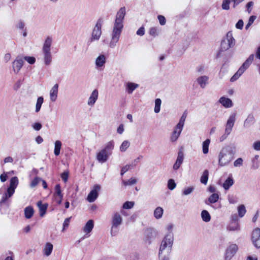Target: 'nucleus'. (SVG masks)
I'll use <instances>...</instances> for the list:
<instances>
[{
	"mask_svg": "<svg viewBox=\"0 0 260 260\" xmlns=\"http://www.w3.org/2000/svg\"><path fill=\"white\" fill-rule=\"evenodd\" d=\"M125 15V7L121 8L117 12L111 33V39L109 43V47L114 48L119 40V38L123 27V22Z\"/></svg>",
	"mask_w": 260,
	"mask_h": 260,
	"instance_id": "nucleus-1",
	"label": "nucleus"
},
{
	"mask_svg": "<svg viewBox=\"0 0 260 260\" xmlns=\"http://www.w3.org/2000/svg\"><path fill=\"white\" fill-rule=\"evenodd\" d=\"M236 147L234 144H230L223 147L218 155V165L220 167L228 166L234 158Z\"/></svg>",
	"mask_w": 260,
	"mask_h": 260,
	"instance_id": "nucleus-2",
	"label": "nucleus"
},
{
	"mask_svg": "<svg viewBox=\"0 0 260 260\" xmlns=\"http://www.w3.org/2000/svg\"><path fill=\"white\" fill-rule=\"evenodd\" d=\"M114 147V142L113 141L108 142L104 148L97 153L96 156L97 160L102 164L106 162L109 156L112 154Z\"/></svg>",
	"mask_w": 260,
	"mask_h": 260,
	"instance_id": "nucleus-3",
	"label": "nucleus"
},
{
	"mask_svg": "<svg viewBox=\"0 0 260 260\" xmlns=\"http://www.w3.org/2000/svg\"><path fill=\"white\" fill-rule=\"evenodd\" d=\"M236 120V113L234 112L230 114L225 124L224 133L220 137V142L223 141L231 133Z\"/></svg>",
	"mask_w": 260,
	"mask_h": 260,
	"instance_id": "nucleus-4",
	"label": "nucleus"
},
{
	"mask_svg": "<svg viewBox=\"0 0 260 260\" xmlns=\"http://www.w3.org/2000/svg\"><path fill=\"white\" fill-rule=\"evenodd\" d=\"M103 19L100 18L93 28L91 37L88 40L87 43L90 44L93 42L98 41L100 40L102 34V26L103 23Z\"/></svg>",
	"mask_w": 260,
	"mask_h": 260,
	"instance_id": "nucleus-5",
	"label": "nucleus"
},
{
	"mask_svg": "<svg viewBox=\"0 0 260 260\" xmlns=\"http://www.w3.org/2000/svg\"><path fill=\"white\" fill-rule=\"evenodd\" d=\"M172 248L161 242L159 251L158 258L159 260H170V255Z\"/></svg>",
	"mask_w": 260,
	"mask_h": 260,
	"instance_id": "nucleus-6",
	"label": "nucleus"
},
{
	"mask_svg": "<svg viewBox=\"0 0 260 260\" xmlns=\"http://www.w3.org/2000/svg\"><path fill=\"white\" fill-rule=\"evenodd\" d=\"M157 236V232L153 229H148L145 231L144 241L148 245L153 241Z\"/></svg>",
	"mask_w": 260,
	"mask_h": 260,
	"instance_id": "nucleus-7",
	"label": "nucleus"
},
{
	"mask_svg": "<svg viewBox=\"0 0 260 260\" xmlns=\"http://www.w3.org/2000/svg\"><path fill=\"white\" fill-rule=\"evenodd\" d=\"M238 249V246L235 244L230 245L226 249L225 259L230 260L235 254Z\"/></svg>",
	"mask_w": 260,
	"mask_h": 260,
	"instance_id": "nucleus-8",
	"label": "nucleus"
},
{
	"mask_svg": "<svg viewBox=\"0 0 260 260\" xmlns=\"http://www.w3.org/2000/svg\"><path fill=\"white\" fill-rule=\"evenodd\" d=\"M101 188L100 185L96 184L94 186L93 188L90 191L88 194L87 200L90 202H93L98 197V191Z\"/></svg>",
	"mask_w": 260,
	"mask_h": 260,
	"instance_id": "nucleus-9",
	"label": "nucleus"
},
{
	"mask_svg": "<svg viewBox=\"0 0 260 260\" xmlns=\"http://www.w3.org/2000/svg\"><path fill=\"white\" fill-rule=\"evenodd\" d=\"M252 242L254 246L257 248H260V229L256 228L252 234Z\"/></svg>",
	"mask_w": 260,
	"mask_h": 260,
	"instance_id": "nucleus-10",
	"label": "nucleus"
},
{
	"mask_svg": "<svg viewBox=\"0 0 260 260\" xmlns=\"http://www.w3.org/2000/svg\"><path fill=\"white\" fill-rule=\"evenodd\" d=\"M24 61L22 57L18 56L13 62V69L14 72L17 74L23 65Z\"/></svg>",
	"mask_w": 260,
	"mask_h": 260,
	"instance_id": "nucleus-11",
	"label": "nucleus"
},
{
	"mask_svg": "<svg viewBox=\"0 0 260 260\" xmlns=\"http://www.w3.org/2000/svg\"><path fill=\"white\" fill-rule=\"evenodd\" d=\"M171 248L174 243V235L173 233H167L161 241Z\"/></svg>",
	"mask_w": 260,
	"mask_h": 260,
	"instance_id": "nucleus-12",
	"label": "nucleus"
},
{
	"mask_svg": "<svg viewBox=\"0 0 260 260\" xmlns=\"http://www.w3.org/2000/svg\"><path fill=\"white\" fill-rule=\"evenodd\" d=\"M106 62V58L104 54H100L95 59V64L96 68L101 69L104 67Z\"/></svg>",
	"mask_w": 260,
	"mask_h": 260,
	"instance_id": "nucleus-13",
	"label": "nucleus"
},
{
	"mask_svg": "<svg viewBox=\"0 0 260 260\" xmlns=\"http://www.w3.org/2000/svg\"><path fill=\"white\" fill-rule=\"evenodd\" d=\"M99 92L97 89H94L92 91L87 101V105L89 106L92 107L98 99Z\"/></svg>",
	"mask_w": 260,
	"mask_h": 260,
	"instance_id": "nucleus-14",
	"label": "nucleus"
},
{
	"mask_svg": "<svg viewBox=\"0 0 260 260\" xmlns=\"http://www.w3.org/2000/svg\"><path fill=\"white\" fill-rule=\"evenodd\" d=\"M209 77L206 75L199 76L196 80L201 88H205L208 84Z\"/></svg>",
	"mask_w": 260,
	"mask_h": 260,
	"instance_id": "nucleus-15",
	"label": "nucleus"
},
{
	"mask_svg": "<svg viewBox=\"0 0 260 260\" xmlns=\"http://www.w3.org/2000/svg\"><path fill=\"white\" fill-rule=\"evenodd\" d=\"M122 223V218L118 212L115 213L112 217V224L119 226Z\"/></svg>",
	"mask_w": 260,
	"mask_h": 260,
	"instance_id": "nucleus-16",
	"label": "nucleus"
},
{
	"mask_svg": "<svg viewBox=\"0 0 260 260\" xmlns=\"http://www.w3.org/2000/svg\"><path fill=\"white\" fill-rule=\"evenodd\" d=\"M184 154L182 151H179L178 153V156L175 163L173 165L174 170H178L183 162Z\"/></svg>",
	"mask_w": 260,
	"mask_h": 260,
	"instance_id": "nucleus-17",
	"label": "nucleus"
},
{
	"mask_svg": "<svg viewBox=\"0 0 260 260\" xmlns=\"http://www.w3.org/2000/svg\"><path fill=\"white\" fill-rule=\"evenodd\" d=\"M58 84H55L50 91V99L52 102H55L58 95Z\"/></svg>",
	"mask_w": 260,
	"mask_h": 260,
	"instance_id": "nucleus-18",
	"label": "nucleus"
},
{
	"mask_svg": "<svg viewBox=\"0 0 260 260\" xmlns=\"http://www.w3.org/2000/svg\"><path fill=\"white\" fill-rule=\"evenodd\" d=\"M254 59V54H252L249 55L248 58L244 62L242 65L240 67V69L242 70L243 72H244L247 69L250 65L252 63Z\"/></svg>",
	"mask_w": 260,
	"mask_h": 260,
	"instance_id": "nucleus-19",
	"label": "nucleus"
},
{
	"mask_svg": "<svg viewBox=\"0 0 260 260\" xmlns=\"http://www.w3.org/2000/svg\"><path fill=\"white\" fill-rule=\"evenodd\" d=\"M227 230L229 231H240V226L238 222L237 217H236L234 221H231L230 224L227 226Z\"/></svg>",
	"mask_w": 260,
	"mask_h": 260,
	"instance_id": "nucleus-20",
	"label": "nucleus"
},
{
	"mask_svg": "<svg viewBox=\"0 0 260 260\" xmlns=\"http://www.w3.org/2000/svg\"><path fill=\"white\" fill-rule=\"evenodd\" d=\"M255 122V118L252 114H249L244 120L243 123V126L245 128H249Z\"/></svg>",
	"mask_w": 260,
	"mask_h": 260,
	"instance_id": "nucleus-21",
	"label": "nucleus"
},
{
	"mask_svg": "<svg viewBox=\"0 0 260 260\" xmlns=\"http://www.w3.org/2000/svg\"><path fill=\"white\" fill-rule=\"evenodd\" d=\"M224 40L231 48L233 47L235 45L236 41L233 36L232 31H229L226 34V38Z\"/></svg>",
	"mask_w": 260,
	"mask_h": 260,
	"instance_id": "nucleus-22",
	"label": "nucleus"
},
{
	"mask_svg": "<svg viewBox=\"0 0 260 260\" xmlns=\"http://www.w3.org/2000/svg\"><path fill=\"white\" fill-rule=\"evenodd\" d=\"M42 52L44 56V63L46 65H49L52 61V58L51 50H42Z\"/></svg>",
	"mask_w": 260,
	"mask_h": 260,
	"instance_id": "nucleus-23",
	"label": "nucleus"
},
{
	"mask_svg": "<svg viewBox=\"0 0 260 260\" xmlns=\"http://www.w3.org/2000/svg\"><path fill=\"white\" fill-rule=\"evenodd\" d=\"M219 102L226 108H231L233 106L232 100L224 96L221 97L219 100Z\"/></svg>",
	"mask_w": 260,
	"mask_h": 260,
	"instance_id": "nucleus-24",
	"label": "nucleus"
},
{
	"mask_svg": "<svg viewBox=\"0 0 260 260\" xmlns=\"http://www.w3.org/2000/svg\"><path fill=\"white\" fill-rule=\"evenodd\" d=\"M182 131V129L177 128V126H175L171 135L170 141L172 142L176 141L180 136Z\"/></svg>",
	"mask_w": 260,
	"mask_h": 260,
	"instance_id": "nucleus-25",
	"label": "nucleus"
},
{
	"mask_svg": "<svg viewBox=\"0 0 260 260\" xmlns=\"http://www.w3.org/2000/svg\"><path fill=\"white\" fill-rule=\"evenodd\" d=\"M139 86V84L135 83L127 82L126 84V91L128 94H132Z\"/></svg>",
	"mask_w": 260,
	"mask_h": 260,
	"instance_id": "nucleus-26",
	"label": "nucleus"
},
{
	"mask_svg": "<svg viewBox=\"0 0 260 260\" xmlns=\"http://www.w3.org/2000/svg\"><path fill=\"white\" fill-rule=\"evenodd\" d=\"M37 206L39 208L40 216H44V215L46 214L48 205L47 204H43L41 201H39L37 203Z\"/></svg>",
	"mask_w": 260,
	"mask_h": 260,
	"instance_id": "nucleus-27",
	"label": "nucleus"
},
{
	"mask_svg": "<svg viewBox=\"0 0 260 260\" xmlns=\"http://www.w3.org/2000/svg\"><path fill=\"white\" fill-rule=\"evenodd\" d=\"M94 222L93 220H89L83 228V231L85 233H89L91 232L93 228Z\"/></svg>",
	"mask_w": 260,
	"mask_h": 260,
	"instance_id": "nucleus-28",
	"label": "nucleus"
},
{
	"mask_svg": "<svg viewBox=\"0 0 260 260\" xmlns=\"http://www.w3.org/2000/svg\"><path fill=\"white\" fill-rule=\"evenodd\" d=\"M53 247V245L51 243H46L43 249L44 254L46 256H49L52 251Z\"/></svg>",
	"mask_w": 260,
	"mask_h": 260,
	"instance_id": "nucleus-29",
	"label": "nucleus"
},
{
	"mask_svg": "<svg viewBox=\"0 0 260 260\" xmlns=\"http://www.w3.org/2000/svg\"><path fill=\"white\" fill-rule=\"evenodd\" d=\"M52 39L50 37H47L43 46L42 50H51Z\"/></svg>",
	"mask_w": 260,
	"mask_h": 260,
	"instance_id": "nucleus-30",
	"label": "nucleus"
},
{
	"mask_svg": "<svg viewBox=\"0 0 260 260\" xmlns=\"http://www.w3.org/2000/svg\"><path fill=\"white\" fill-rule=\"evenodd\" d=\"M25 217L27 219H30L34 214V210L31 206H27L24 209Z\"/></svg>",
	"mask_w": 260,
	"mask_h": 260,
	"instance_id": "nucleus-31",
	"label": "nucleus"
},
{
	"mask_svg": "<svg viewBox=\"0 0 260 260\" xmlns=\"http://www.w3.org/2000/svg\"><path fill=\"white\" fill-rule=\"evenodd\" d=\"M234 184V180L232 177H229L223 184L225 190H228Z\"/></svg>",
	"mask_w": 260,
	"mask_h": 260,
	"instance_id": "nucleus-32",
	"label": "nucleus"
},
{
	"mask_svg": "<svg viewBox=\"0 0 260 260\" xmlns=\"http://www.w3.org/2000/svg\"><path fill=\"white\" fill-rule=\"evenodd\" d=\"M61 142L59 140H56L54 144V153L55 155L58 156L60 154V151L61 147Z\"/></svg>",
	"mask_w": 260,
	"mask_h": 260,
	"instance_id": "nucleus-33",
	"label": "nucleus"
},
{
	"mask_svg": "<svg viewBox=\"0 0 260 260\" xmlns=\"http://www.w3.org/2000/svg\"><path fill=\"white\" fill-rule=\"evenodd\" d=\"M201 217L202 220L205 222H209L211 220V216L209 212L205 210H204L201 212Z\"/></svg>",
	"mask_w": 260,
	"mask_h": 260,
	"instance_id": "nucleus-34",
	"label": "nucleus"
},
{
	"mask_svg": "<svg viewBox=\"0 0 260 260\" xmlns=\"http://www.w3.org/2000/svg\"><path fill=\"white\" fill-rule=\"evenodd\" d=\"M163 213V209L160 207H158L154 210V216L156 219H159L162 217Z\"/></svg>",
	"mask_w": 260,
	"mask_h": 260,
	"instance_id": "nucleus-35",
	"label": "nucleus"
},
{
	"mask_svg": "<svg viewBox=\"0 0 260 260\" xmlns=\"http://www.w3.org/2000/svg\"><path fill=\"white\" fill-rule=\"evenodd\" d=\"M44 99L43 96H40L38 98L35 108V112L36 113H38L40 111Z\"/></svg>",
	"mask_w": 260,
	"mask_h": 260,
	"instance_id": "nucleus-36",
	"label": "nucleus"
},
{
	"mask_svg": "<svg viewBox=\"0 0 260 260\" xmlns=\"http://www.w3.org/2000/svg\"><path fill=\"white\" fill-rule=\"evenodd\" d=\"M54 197H58L59 198H63V194L61 193V187L59 184H57L55 186V193L53 194Z\"/></svg>",
	"mask_w": 260,
	"mask_h": 260,
	"instance_id": "nucleus-37",
	"label": "nucleus"
},
{
	"mask_svg": "<svg viewBox=\"0 0 260 260\" xmlns=\"http://www.w3.org/2000/svg\"><path fill=\"white\" fill-rule=\"evenodd\" d=\"M209 172L207 170H204L201 177V182L204 184H206L208 180Z\"/></svg>",
	"mask_w": 260,
	"mask_h": 260,
	"instance_id": "nucleus-38",
	"label": "nucleus"
},
{
	"mask_svg": "<svg viewBox=\"0 0 260 260\" xmlns=\"http://www.w3.org/2000/svg\"><path fill=\"white\" fill-rule=\"evenodd\" d=\"M186 118V114L183 113L181 118H180L179 122L176 126H177V128L183 129Z\"/></svg>",
	"mask_w": 260,
	"mask_h": 260,
	"instance_id": "nucleus-39",
	"label": "nucleus"
},
{
	"mask_svg": "<svg viewBox=\"0 0 260 260\" xmlns=\"http://www.w3.org/2000/svg\"><path fill=\"white\" fill-rule=\"evenodd\" d=\"M210 142V140L208 139H206L203 143V152L204 154H207L209 151V145Z\"/></svg>",
	"mask_w": 260,
	"mask_h": 260,
	"instance_id": "nucleus-40",
	"label": "nucleus"
},
{
	"mask_svg": "<svg viewBox=\"0 0 260 260\" xmlns=\"http://www.w3.org/2000/svg\"><path fill=\"white\" fill-rule=\"evenodd\" d=\"M161 104V101L160 99H156L155 100V107L154 109L155 113H158L160 112Z\"/></svg>",
	"mask_w": 260,
	"mask_h": 260,
	"instance_id": "nucleus-41",
	"label": "nucleus"
},
{
	"mask_svg": "<svg viewBox=\"0 0 260 260\" xmlns=\"http://www.w3.org/2000/svg\"><path fill=\"white\" fill-rule=\"evenodd\" d=\"M18 184V179L17 177H13L10 180L9 187L15 189Z\"/></svg>",
	"mask_w": 260,
	"mask_h": 260,
	"instance_id": "nucleus-42",
	"label": "nucleus"
},
{
	"mask_svg": "<svg viewBox=\"0 0 260 260\" xmlns=\"http://www.w3.org/2000/svg\"><path fill=\"white\" fill-rule=\"evenodd\" d=\"M244 72L242 71V70L239 69L237 72L230 79L231 82H235L242 75Z\"/></svg>",
	"mask_w": 260,
	"mask_h": 260,
	"instance_id": "nucleus-43",
	"label": "nucleus"
},
{
	"mask_svg": "<svg viewBox=\"0 0 260 260\" xmlns=\"http://www.w3.org/2000/svg\"><path fill=\"white\" fill-rule=\"evenodd\" d=\"M238 212L240 217H242L244 216L246 210L244 205H241L238 207Z\"/></svg>",
	"mask_w": 260,
	"mask_h": 260,
	"instance_id": "nucleus-44",
	"label": "nucleus"
},
{
	"mask_svg": "<svg viewBox=\"0 0 260 260\" xmlns=\"http://www.w3.org/2000/svg\"><path fill=\"white\" fill-rule=\"evenodd\" d=\"M219 199V196L217 193H214L212 194L208 198V201L211 204L216 203Z\"/></svg>",
	"mask_w": 260,
	"mask_h": 260,
	"instance_id": "nucleus-45",
	"label": "nucleus"
},
{
	"mask_svg": "<svg viewBox=\"0 0 260 260\" xmlns=\"http://www.w3.org/2000/svg\"><path fill=\"white\" fill-rule=\"evenodd\" d=\"M129 142L128 141L125 140L121 144L120 147V150L121 152H124L129 146Z\"/></svg>",
	"mask_w": 260,
	"mask_h": 260,
	"instance_id": "nucleus-46",
	"label": "nucleus"
},
{
	"mask_svg": "<svg viewBox=\"0 0 260 260\" xmlns=\"http://www.w3.org/2000/svg\"><path fill=\"white\" fill-rule=\"evenodd\" d=\"M231 3H232L231 0H223L221 5L222 9L224 10H229Z\"/></svg>",
	"mask_w": 260,
	"mask_h": 260,
	"instance_id": "nucleus-47",
	"label": "nucleus"
},
{
	"mask_svg": "<svg viewBox=\"0 0 260 260\" xmlns=\"http://www.w3.org/2000/svg\"><path fill=\"white\" fill-rule=\"evenodd\" d=\"M118 226L117 225H113L112 224L111 228V235L113 237L116 236L119 232V228Z\"/></svg>",
	"mask_w": 260,
	"mask_h": 260,
	"instance_id": "nucleus-48",
	"label": "nucleus"
},
{
	"mask_svg": "<svg viewBox=\"0 0 260 260\" xmlns=\"http://www.w3.org/2000/svg\"><path fill=\"white\" fill-rule=\"evenodd\" d=\"M137 182V180L134 178H130L127 181H123V184L125 186L132 185L135 184Z\"/></svg>",
	"mask_w": 260,
	"mask_h": 260,
	"instance_id": "nucleus-49",
	"label": "nucleus"
},
{
	"mask_svg": "<svg viewBox=\"0 0 260 260\" xmlns=\"http://www.w3.org/2000/svg\"><path fill=\"white\" fill-rule=\"evenodd\" d=\"M176 186V183L173 179H170L168 182V187L170 190H173Z\"/></svg>",
	"mask_w": 260,
	"mask_h": 260,
	"instance_id": "nucleus-50",
	"label": "nucleus"
},
{
	"mask_svg": "<svg viewBox=\"0 0 260 260\" xmlns=\"http://www.w3.org/2000/svg\"><path fill=\"white\" fill-rule=\"evenodd\" d=\"M256 16H254V15L251 16L249 17L248 22L245 26V29L246 30H247L249 28V27L252 24V23H253L254 20L256 19Z\"/></svg>",
	"mask_w": 260,
	"mask_h": 260,
	"instance_id": "nucleus-51",
	"label": "nucleus"
},
{
	"mask_svg": "<svg viewBox=\"0 0 260 260\" xmlns=\"http://www.w3.org/2000/svg\"><path fill=\"white\" fill-rule=\"evenodd\" d=\"M230 48L231 47H229V45L226 43V42L224 40L221 41L220 45V51H225Z\"/></svg>",
	"mask_w": 260,
	"mask_h": 260,
	"instance_id": "nucleus-52",
	"label": "nucleus"
},
{
	"mask_svg": "<svg viewBox=\"0 0 260 260\" xmlns=\"http://www.w3.org/2000/svg\"><path fill=\"white\" fill-rule=\"evenodd\" d=\"M134 203L133 202L126 201L123 204V208L126 209H131L133 207Z\"/></svg>",
	"mask_w": 260,
	"mask_h": 260,
	"instance_id": "nucleus-53",
	"label": "nucleus"
},
{
	"mask_svg": "<svg viewBox=\"0 0 260 260\" xmlns=\"http://www.w3.org/2000/svg\"><path fill=\"white\" fill-rule=\"evenodd\" d=\"M24 59L30 64L35 63L36 61V58L33 56H24Z\"/></svg>",
	"mask_w": 260,
	"mask_h": 260,
	"instance_id": "nucleus-54",
	"label": "nucleus"
},
{
	"mask_svg": "<svg viewBox=\"0 0 260 260\" xmlns=\"http://www.w3.org/2000/svg\"><path fill=\"white\" fill-rule=\"evenodd\" d=\"M243 160L242 158H238L234 162V166L235 167H241L243 165Z\"/></svg>",
	"mask_w": 260,
	"mask_h": 260,
	"instance_id": "nucleus-55",
	"label": "nucleus"
},
{
	"mask_svg": "<svg viewBox=\"0 0 260 260\" xmlns=\"http://www.w3.org/2000/svg\"><path fill=\"white\" fill-rule=\"evenodd\" d=\"M149 34L153 36L156 37L158 35V29L156 27H152L149 30Z\"/></svg>",
	"mask_w": 260,
	"mask_h": 260,
	"instance_id": "nucleus-56",
	"label": "nucleus"
},
{
	"mask_svg": "<svg viewBox=\"0 0 260 260\" xmlns=\"http://www.w3.org/2000/svg\"><path fill=\"white\" fill-rule=\"evenodd\" d=\"M196 70L199 74H203L205 73V67L203 65H200L196 68Z\"/></svg>",
	"mask_w": 260,
	"mask_h": 260,
	"instance_id": "nucleus-57",
	"label": "nucleus"
},
{
	"mask_svg": "<svg viewBox=\"0 0 260 260\" xmlns=\"http://www.w3.org/2000/svg\"><path fill=\"white\" fill-rule=\"evenodd\" d=\"M193 190V188L192 187H188L184 189L182 194L185 196L188 195L192 192Z\"/></svg>",
	"mask_w": 260,
	"mask_h": 260,
	"instance_id": "nucleus-58",
	"label": "nucleus"
},
{
	"mask_svg": "<svg viewBox=\"0 0 260 260\" xmlns=\"http://www.w3.org/2000/svg\"><path fill=\"white\" fill-rule=\"evenodd\" d=\"M10 198V197H9V195L8 193L5 192L2 196V199L0 201V206H2V205L3 203H5L7 200L8 199V198Z\"/></svg>",
	"mask_w": 260,
	"mask_h": 260,
	"instance_id": "nucleus-59",
	"label": "nucleus"
},
{
	"mask_svg": "<svg viewBox=\"0 0 260 260\" xmlns=\"http://www.w3.org/2000/svg\"><path fill=\"white\" fill-rule=\"evenodd\" d=\"M32 127L35 131H38L42 128V125L40 122H35L32 125Z\"/></svg>",
	"mask_w": 260,
	"mask_h": 260,
	"instance_id": "nucleus-60",
	"label": "nucleus"
},
{
	"mask_svg": "<svg viewBox=\"0 0 260 260\" xmlns=\"http://www.w3.org/2000/svg\"><path fill=\"white\" fill-rule=\"evenodd\" d=\"M61 177L64 182H67L69 177V173L68 172H63L61 174Z\"/></svg>",
	"mask_w": 260,
	"mask_h": 260,
	"instance_id": "nucleus-61",
	"label": "nucleus"
},
{
	"mask_svg": "<svg viewBox=\"0 0 260 260\" xmlns=\"http://www.w3.org/2000/svg\"><path fill=\"white\" fill-rule=\"evenodd\" d=\"M158 19L160 25H164L166 24V18L164 16L162 15H158Z\"/></svg>",
	"mask_w": 260,
	"mask_h": 260,
	"instance_id": "nucleus-62",
	"label": "nucleus"
},
{
	"mask_svg": "<svg viewBox=\"0 0 260 260\" xmlns=\"http://www.w3.org/2000/svg\"><path fill=\"white\" fill-rule=\"evenodd\" d=\"M243 21L242 19H240L236 24L235 26L237 29H242L243 27Z\"/></svg>",
	"mask_w": 260,
	"mask_h": 260,
	"instance_id": "nucleus-63",
	"label": "nucleus"
},
{
	"mask_svg": "<svg viewBox=\"0 0 260 260\" xmlns=\"http://www.w3.org/2000/svg\"><path fill=\"white\" fill-rule=\"evenodd\" d=\"M136 34L140 36H143L145 34V28L143 26L141 27L136 32Z\"/></svg>",
	"mask_w": 260,
	"mask_h": 260,
	"instance_id": "nucleus-64",
	"label": "nucleus"
}]
</instances>
